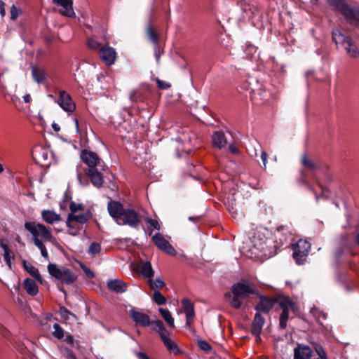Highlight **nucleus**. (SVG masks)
<instances>
[{
    "mask_svg": "<svg viewBox=\"0 0 359 359\" xmlns=\"http://www.w3.org/2000/svg\"><path fill=\"white\" fill-rule=\"evenodd\" d=\"M332 38L337 46H341L344 48L348 56L354 59L359 57V48L351 36L346 35L339 29H334Z\"/></svg>",
    "mask_w": 359,
    "mask_h": 359,
    "instance_id": "nucleus-7",
    "label": "nucleus"
},
{
    "mask_svg": "<svg viewBox=\"0 0 359 359\" xmlns=\"http://www.w3.org/2000/svg\"><path fill=\"white\" fill-rule=\"evenodd\" d=\"M23 287L26 292H27V294H29L31 296H35L39 292L38 285L36 283L35 280L32 278H27L24 280Z\"/></svg>",
    "mask_w": 359,
    "mask_h": 359,
    "instance_id": "nucleus-27",
    "label": "nucleus"
},
{
    "mask_svg": "<svg viewBox=\"0 0 359 359\" xmlns=\"http://www.w3.org/2000/svg\"><path fill=\"white\" fill-rule=\"evenodd\" d=\"M152 300L157 305H164L166 303V298L161 294V292L158 290H154L152 296Z\"/></svg>",
    "mask_w": 359,
    "mask_h": 359,
    "instance_id": "nucleus-39",
    "label": "nucleus"
},
{
    "mask_svg": "<svg viewBox=\"0 0 359 359\" xmlns=\"http://www.w3.org/2000/svg\"><path fill=\"white\" fill-rule=\"evenodd\" d=\"M128 289L127 284L118 278H114V292L123 293Z\"/></svg>",
    "mask_w": 359,
    "mask_h": 359,
    "instance_id": "nucleus-36",
    "label": "nucleus"
},
{
    "mask_svg": "<svg viewBox=\"0 0 359 359\" xmlns=\"http://www.w3.org/2000/svg\"><path fill=\"white\" fill-rule=\"evenodd\" d=\"M251 333H252V334L253 336H255V338H256V342H257V343H260V342H261V341H262V339H261V337H260V334H261V333H258L257 334H255L254 332H251Z\"/></svg>",
    "mask_w": 359,
    "mask_h": 359,
    "instance_id": "nucleus-64",
    "label": "nucleus"
},
{
    "mask_svg": "<svg viewBox=\"0 0 359 359\" xmlns=\"http://www.w3.org/2000/svg\"><path fill=\"white\" fill-rule=\"evenodd\" d=\"M81 158L88 165V168H96L100 163V158L97 154L90 151H82Z\"/></svg>",
    "mask_w": 359,
    "mask_h": 359,
    "instance_id": "nucleus-20",
    "label": "nucleus"
},
{
    "mask_svg": "<svg viewBox=\"0 0 359 359\" xmlns=\"http://www.w3.org/2000/svg\"><path fill=\"white\" fill-rule=\"evenodd\" d=\"M229 151L233 154H239V149L237 147H236L234 144H230L229 145Z\"/></svg>",
    "mask_w": 359,
    "mask_h": 359,
    "instance_id": "nucleus-57",
    "label": "nucleus"
},
{
    "mask_svg": "<svg viewBox=\"0 0 359 359\" xmlns=\"http://www.w3.org/2000/svg\"><path fill=\"white\" fill-rule=\"evenodd\" d=\"M18 17V9L15 5H13L11 8V18L15 20Z\"/></svg>",
    "mask_w": 359,
    "mask_h": 359,
    "instance_id": "nucleus-52",
    "label": "nucleus"
},
{
    "mask_svg": "<svg viewBox=\"0 0 359 359\" xmlns=\"http://www.w3.org/2000/svg\"><path fill=\"white\" fill-rule=\"evenodd\" d=\"M212 142L214 147L219 149L224 148L226 146L227 140L224 133L221 131H215L212 135Z\"/></svg>",
    "mask_w": 359,
    "mask_h": 359,
    "instance_id": "nucleus-21",
    "label": "nucleus"
},
{
    "mask_svg": "<svg viewBox=\"0 0 359 359\" xmlns=\"http://www.w3.org/2000/svg\"><path fill=\"white\" fill-rule=\"evenodd\" d=\"M328 2L349 25L359 28V8L351 6L348 0H328Z\"/></svg>",
    "mask_w": 359,
    "mask_h": 359,
    "instance_id": "nucleus-5",
    "label": "nucleus"
},
{
    "mask_svg": "<svg viewBox=\"0 0 359 359\" xmlns=\"http://www.w3.org/2000/svg\"><path fill=\"white\" fill-rule=\"evenodd\" d=\"M149 287L151 290H156V289H161L163 288L165 285V283H164V281L163 280L162 278H161L160 277H158L155 279V280H153L151 278L149 280Z\"/></svg>",
    "mask_w": 359,
    "mask_h": 359,
    "instance_id": "nucleus-38",
    "label": "nucleus"
},
{
    "mask_svg": "<svg viewBox=\"0 0 359 359\" xmlns=\"http://www.w3.org/2000/svg\"><path fill=\"white\" fill-rule=\"evenodd\" d=\"M242 10L246 13V16L250 19L255 17L257 13L259 12L257 8L249 4H245L242 6Z\"/></svg>",
    "mask_w": 359,
    "mask_h": 359,
    "instance_id": "nucleus-37",
    "label": "nucleus"
},
{
    "mask_svg": "<svg viewBox=\"0 0 359 359\" xmlns=\"http://www.w3.org/2000/svg\"><path fill=\"white\" fill-rule=\"evenodd\" d=\"M80 266L88 278H93L95 277V273L88 266L82 263H80Z\"/></svg>",
    "mask_w": 359,
    "mask_h": 359,
    "instance_id": "nucleus-47",
    "label": "nucleus"
},
{
    "mask_svg": "<svg viewBox=\"0 0 359 359\" xmlns=\"http://www.w3.org/2000/svg\"><path fill=\"white\" fill-rule=\"evenodd\" d=\"M140 273L144 277L149 279L154 276V271L149 262H142L140 265Z\"/></svg>",
    "mask_w": 359,
    "mask_h": 359,
    "instance_id": "nucleus-29",
    "label": "nucleus"
},
{
    "mask_svg": "<svg viewBox=\"0 0 359 359\" xmlns=\"http://www.w3.org/2000/svg\"><path fill=\"white\" fill-rule=\"evenodd\" d=\"M151 325L153 326L152 329L158 333L160 338L161 337V334L165 335L169 334L161 320L151 321Z\"/></svg>",
    "mask_w": 359,
    "mask_h": 359,
    "instance_id": "nucleus-32",
    "label": "nucleus"
},
{
    "mask_svg": "<svg viewBox=\"0 0 359 359\" xmlns=\"http://www.w3.org/2000/svg\"><path fill=\"white\" fill-rule=\"evenodd\" d=\"M53 329L54 331L53 332V335L55 338L61 339L64 337V330L58 323H55L53 325Z\"/></svg>",
    "mask_w": 359,
    "mask_h": 359,
    "instance_id": "nucleus-41",
    "label": "nucleus"
},
{
    "mask_svg": "<svg viewBox=\"0 0 359 359\" xmlns=\"http://www.w3.org/2000/svg\"><path fill=\"white\" fill-rule=\"evenodd\" d=\"M0 332L1 334L7 339L11 344L16 348V350L20 353L22 355L25 356L29 355V351L25 345V344L21 341L20 337L13 336L11 333L6 328L1 327L0 325Z\"/></svg>",
    "mask_w": 359,
    "mask_h": 359,
    "instance_id": "nucleus-11",
    "label": "nucleus"
},
{
    "mask_svg": "<svg viewBox=\"0 0 359 359\" xmlns=\"http://www.w3.org/2000/svg\"><path fill=\"white\" fill-rule=\"evenodd\" d=\"M276 231L278 233L285 236V238H284L285 241L287 240V236H291L295 233V230L292 227L291 224L278 226L276 228Z\"/></svg>",
    "mask_w": 359,
    "mask_h": 359,
    "instance_id": "nucleus-31",
    "label": "nucleus"
},
{
    "mask_svg": "<svg viewBox=\"0 0 359 359\" xmlns=\"http://www.w3.org/2000/svg\"><path fill=\"white\" fill-rule=\"evenodd\" d=\"M353 236L355 246H359V226H356L355 233Z\"/></svg>",
    "mask_w": 359,
    "mask_h": 359,
    "instance_id": "nucleus-54",
    "label": "nucleus"
},
{
    "mask_svg": "<svg viewBox=\"0 0 359 359\" xmlns=\"http://www.w3.org/2000/svg\"><path fill=\"white\" fill-rule=\"evenodd\" d=\"M47 269L52 277L66 285H72L77 279V276L65 266H58L56 264L50 263Z\"/></svg>",
    "mask_w": 359,
    "mask_h": 359,
    "instance_id": "nucleus-9",
    "label": "nucleus"
},
{
    "mask_svg": "<svg viewBox=\"0 0 359 359\" xmlns=\"http://www.w3.org/2000/svg\"><path fill=\"white\" fill-rule=\"evenodd\" d=\"M146 222L148 223L149 224H150L151 226L154 227V229H155L156 230L161 229V225H160L159 222L156 219H151V218H147Z\"/></svg>",
    "mask_w": 359,
    "mask_h": 359,
    "instance_id": "nucleus-50",
    "label": "nucleus"
},
{
    "mask_svg": "<svg viewBox=\"0 0 359 359\" xmlns=\"http://www.w3.org/2000/svg\"><path fill=\"white\" fill-rule=\"evenodd\" d=\"M100 250V245L97 243L93 242L90 244L88 248V252L92 255L98 253Z\"/></svg>",
    "mask_w": 359,
    "mask_h": 359,
    "instance_id": "nucleus-46",
    "label": "nucleus"
},
{
    "mask_svg": "<svg viewBox=\"0 0 359 359\" xmlns=\"http://www.w3.org/2000/svg\"><path fill=\"white\" fill-rule=\"evenodd\" d=\"M135 354L137 359H149V356L143 352H137Z\"/></svg>",
    "mask_w": 359,
    "mask_h": 359,
    "instance_id": "nucleus-59",
    "label": "nucleus"
},
{
    "mask_svg": "<svg viewBox=\"0 0 359 359\" xmlns=\"http://www.w3.org/2000/svg\"><path fill=\"white\" fill-rule=\"evenodd\" d=\"M311 249V244L306 240L300 239L293 247V258L299 265L303 264Z\"/></svg>",
    "mask_w": 359,
    "mask_h": 359,
    "instance_id": "nucleus-10",
    "label": "nucleus"
},
{
    "mask_svg": "<svg viewBox=\"0 0 359 359\" xmlns=\"http://www.w3.org/2000/svg\"><path fill=\"white\" fill-rule=\"evenodd\" d=\"M151 241L154 245L161 250L170 255H175L176 250L172 245L163 237L160 233H155L151 237Z\"/></svg>",
    "mask_w": 359,
    "mask_h": 359,
    "instance_id": "nucleus-12",
    "label": "nucleus"
},
{
    "mask_svg": "<svg viewBox=\"0 0 359 359\" xmlns=\"http://www.w3.org/2000/svg\"><path fill=\"white\" fill-rule=\"evenodd\" d=\"M198 344L199 348L206 353H209L212 350V346L205 340H198Z\"/></svg>",
    "mask_w": 359,
    "mask_h": 359,
    "instance_id": "nucleus-44",
    "label": "nucleus"
},
{
    "mask_svg": "<svg viewBox=\"0 0 359 359\" xmlns=\"http://www.w3.org/2000/svg\"><path fill=\"white\" fill-rule=\"evenodd\" d=\"M149 86L142 85L139 88L133 90L130 94V100L133 102H145L148 100Z\"/></svg>",
    "mask_w": 359,
    "mask_h": 359,
    "instance_id": "nucleus-14",
    "label": "nucleus"
},
{
    "mask_svg": "<svg viewBox=\"0 0 359 359\" xmlns=\"http://www.w3.org/2000/svg\"><path fill=\"white\" fill-rule=\"evenodd\" d=\"M257 292L250 285L248 280L243 279L231 286V292H226L225 297L230 300L229 304L233 308L239 309L241 306L240 299H245L250 294L256 295Z\"/></svg>",
    "mask_w": 359,
    "mask_h": 359,
    "instance_id": "nucleus-4",
    "label": "nucleus"
},
{
    "mask_svg": "<svg viewBox=\"0 0 359 359\" xmlns=\"http://www.w3.org/2000/svg\"><path fill=\"white\" fill-rule=\"evenodd\" d=\"M256 297L258 299L257 304L254 306L255 310L260 313L269 314L277 304L282 313L279 317V328L285 330L287 327V323L289 319V311H295L297 306L295 303L287 296H267L257 292Z\"/></svg>",
    "mask_w": 359,
    "mask_h": 359,
    "instance_id": "nucleus-1",
    "label": "nucleus"
},
{
    "mask_svg": "<svg viewBox=\"0 0 359 359\" xmlns=\"http://www.w3.org/2000/svg\"><path fill=\"white\" fill-rule=\"evenodd\" d=\"M154 54L157 60H159L160 57V46L159 43L154 44Z\"/></svg>",
    "mask_w": 359,
    "mask_h": 359,
    "instance_id": "nucleus-56",
    "label": "nucleus"
},
{
    "mask_svg": "<svg viewBox=\"0 0 359 359\" xmlns=\"http://www.w3.org/2000/svg\"><path fill=\"white\" fill-rule=\"evenodd\" d=\"M0 247L4 250V252L10 250L8 245L2 241H0Z\"/></svg>",
    "mask_w": 359,
    "mask_h": 359,
    "instance_id": "nucleus-63",
    "label": "nucleus"
},
{
    "mask_svg": "<svg viewBox=\"0 0 359 359\" xmlns=\"http://www.w3.org/2000/svg\"><path fill=\"white\" fill-rule=\"evenodd\" d=\"M25 228L32 235L33 242L40 250L41 255L45 259H48L46 246L39 237L41 236L45 241H50L53 238L51 231L44 224L34 222H26Z\"/></svg>",
    "mask_w": 359,
    "mask_h": 359,
    "instance_id": "nucleus-3",
    "label": "nucleus"
},
{
    "mask_svg": "<svg viewBox=\"0 0 359 359\" xmlns=\"http://www.w3.org/2000/svg\"><path fill=\"white\" fill-rule=\"evenodd\" d=\"M41 217L44 222L48 224H53L62 219L60 215L53 210H43L41 212Z\"/></svg>",
    "mask_w": 359,
    "mask_h": 359,
    "instance_id": "nucleus-24",
    "label": "nucleus"
},
{
    "mask_svg": "<svg viewBox=\"0 0 359 359\" xmlns=\"http://www.w3.org/2000/svg\"><path fill=\"white\" fill-rule=\"evenodd\" d=\"M301 163L306 169L311 172H315L320 168V165L318 163L309 158L306 154L302 156Z\"/></svg>",
    "mask_w": 359,
    "mask_h": 359,
    "instance_id": "nucleus-28",
    "label": "nucleus"
},
{
    "mask_svg": "<svg viewBox=\"0 0 359 359\" xmlns=\"http://www.w3.org/2000/svg\"><path fill=\"white\" fill-rule=\"evenodd\" d=\"M65 341L69 344H72L74 342V337L72 335H66Z\"/></svg>",
    "mask_w": 359,
    "mask_h": 359,
    "instance_id": "nucleus-62",
    "label": "nucleus"
},
{
    "mask_svg": "<svg viewBox=\"0 0 359 359\" xmlns=\"http://www.w3.org/2000/svg\"><path fill=\"white\" fill-rule=\"evenodd\" d=\"M77 179L83 187L88 186L90 181L94 187L98 188L104 182L102 174L97 168H85L82 171L77 170Z\"/></svg>",
    "mask_w": 359,
    "mask_h": 359,
    "instance_id": "nucleus-8",
    "label": "nucleus"
},
{
    "mask_svg": "<svg viewBox=\"0 0 359 359\" xmlns=\"http://www.w3.org/2000/svg\"><path fill=\"white\" fill-rule=\"evenodd\" d=\"M339 244L345 248L347 252H350L351 256L356 255V252L353 250L355 247L354 243V238L352 233H342L339 237Z\"/></svg>",
    "mask_w": 359,
    "mask_h": 359,
    "instance_id": "nucleus-16",
    "label": "nucleus"
},
{
    "mask_svg": "<svg viewBox=\"0 0 359 359\" xmlns=\"http://www.w3.org/2000/svg\"><path fill=\"white\" fill-rule=\"evenodd\" d=\"M59 313L60 316L65 320L69 319V316H74L70 311H69L66 307L61 306L59 310Z\"/></svg>",
    "mask_w": 359,
    "mask_h": 359,
    "instance_id": "nucleus-45",
    "label": "nucleus"
},
{
    "mask_svg": "<svg viewBox=\"0 0 359 359\" xmlns=\"http://www.w3.org/2000/svg\"><path fill=\"white\" fill-rule=\"evenodd\" d=\"M92 217V212L90 209H88L84 213L76 215L69 213L67 219V226L72 227V222H75L79 224H85Z\"/></svg>",
    "mask_w": 359,
    "mask_h": 359,
    "instance_id": "nucleus-15",
    "label": "nucleus"
},
{
    "mask_svg": "<svg viewBox=\"0 0 359 359\" xmlns=\"http://www.w3.org/2000/svg\"><path fill=\"white\" fill-rule=\"evenodd\" d=\"M347 254H350V252H347V250L345 248L341 246L340 244H338V246L333 251L334 262L336 263H339L341 258Z\"/></svg>",
    "mask_w": 359,
    "mask_h": 359,
    "instance_id": "nucleus-34",
    "label": "nucleus"
},
{
    "mask_svg": "<svg viewBox=\"0 0 359 359\" xmlns=\"http://www.w3.org/2000/svg\"><path fill=\"white\" fill-rule=\"evenodd\" d=\"M53 2L60 6H62L64 10H60L59 13L63 16L69 18H74L75 13L73 9V0H52Z\"/></svg>",
    "mask_w": 359,
    "mask_h": 359,
    "instance_id": "nucleus-17",
    "label": "nucleus"
},
{
    "mask_svg": "<svg viewBox=\"0 0 359 359\" xmlns=\"http://www.w3.org/2000/svg\"><path fill=\"white\" fill-rule=\"evenodd\" d=\"M244 86L250 91L251 99L256 104H262L269 97V93L265 90L264 84L260 82L257 76H249Z\"/></svg>",
    "mask_w": 359,
    "mask_h": 359,
    "instance_id": "nucleus-6",
    "label": "nucleus"
},
{
    "mask_svg": "<svg viewBox=\"0 0 359 359\" xmlns=\"http://www.w3.org/2000/svg\"><path fill=\"white\" fill-rule=\"evenodd\" d=\"M32 76L37 83H43L48 77L45 70L37 66H32Z\"/></svg>",
    "mask_w": 359,
    "mask_h": 359,
    "instance_id": "nucleus-26",
    "label": "nucleus"
},
{
    "mask_svg": "<svg viewBox=\"0 0 359 359\" xmlns=\"http://www.w3.org/2000/svg\"><path fill=\"white\" fill-rule=\"evenodd\" d=\"M313 347L320 359H327V354L322 345L318 343H313Z\"/></svg>",
    "mask_w": 359,
    "mask_h": 359,
    "instance_id": "nucleus-40",
    "label": "nucleus"
},
{
    "mask_svg": "<svg viewBox=\"0 0 359 359\" xmlns=\"http://www.w3.org/2000/svg\"><path fill=\"white\" fill-rule=\"evenodd\" d=\"M265 323V318L262 313L257 312L255 314L252 325L251 332H254L255 334L262 333L263 325Z\"/></svg>",
    "mask_w": 359,
    "mask_h": 359,
    "instance_id": "nucleus-22",
    "label": "nucleus"
},
{
    "mask_svg": "<svg viewBox=\"0 0 359 359\" xmlns=\"http://www.w3.org/2000/svg\"><path fill=\"white\" fill-rule=\"evenodd\" d=\"M114 220L118 225L138 229L141 215L133 208H125L121 201L114 200Z\"/></svg>",
    "mask_w": 359,
    "mask_h": 359,
    "instance_id": "nucleus-2",
    "label": "nucleus"
},
{
    "mask_svg": "<svg viewBox=\"0 0 359 359\" xmlns=\"http://www.w3.org/2000/svg\"><path fill=\"white\" fill-rule=\"evenodd\" d=\"M23 266L24 269L32 276H36V273L39 272V270L34 266L31 264H27L26 261H23Z\"/></svg>",
    "mask_w": 359,
    "mask_h": 359,
    "instance_id": "nucleus-43",
    "label": "nucleus"
},
{
    "mask_svg": "<svg viewBox=\"0 0 359 359\" xmlns=\"http://www.w3.org/2000/svg\"><path fill=\"white\" fill-rule=\"evenodd\" d=\"M72 231H70L69 233L73 236H76L78 233L79 229L72 224V227H69Z\"/></svg>",
    "mask_w": 359,
    "mask_h": 359,
    "instance_id": "nucleus-61",
    "label": "nucleus"
},
{
    "mask_svg": "<svg viewBox=\"0 0 359 359\" xmlns=\"http://www.w3.org/2000/svg\"><path fill=\"white\" fill-rule=\"evenodd\" d=\"M88 46L91 49H98L102 47L101 44L93 39H88Z\"/></svg>",
    "mask_w": 359,
    "mask_h": 359,
    "instance_id": "nucleus-49",
    "label": "nucleus"
},
{
    "mask_svg": "<svg viewBox=\"0 0 359 359\" xmlns=\"http://www.w3.org/2000/svg\"><path fill=\"white\" fill-rule=\"evenodd\" d=\"M99 55L102 61L107 65H112V48L102 46L100 48Z\"/></svg>",
    "mask_w": 359,
    "mask_h": 359,
    "instance_id": "nucleus-25",
    "label": "nucleus"
},
{
    "mask_svg": "<svg viewBox=\"0 0 359 359\" xmlns=\"http://www.w3.org/2000/svg\"><path fill=\"white\" fill-rule=\"evenodd\" d=\"M109 198V201L107 203V210H108V212L109 214V215L111 217H112V213H113V211H112V199Z\"/></svg>",
    "mask_w": 359,
    "mask_h": 359,
    "instance_id": "nucleus-60",
    "label": "nucleus"
},
{
    "mask_svg": "<svg viewBox=\"0 0 359 359\" xmlns=\"http://www.w3.org/2000/svg\"><path fill=\"white\" fill-rule=\"evenodd\" d=\"M161 339L163 342L164 346L166 348L175 355H178L182 353V351L179 348L177 344L170 339L167 334L163 335L161 334Z\"/></svg>",
    "mask_w": 359,
    "mask_h": 359,
    "instance_id": "nucleus-23",
    "label": "nucleus"
},
{
    "mask_svg": "<svg viewBox=\"0 0 359 359\" xmlns=\"http://www.w3.org/2000/svg\"><path fill=\"white\" fill-rule=\"evenodd\" d=\"M146 35L153 44L158 43V34L151 24H149L147 27Z\"/></svg>",
    "mask_w": 359,
    "mask_h": 359,
    "instance_id": "nucleus-35",
    "label": "nucleus"
},
{
    "mask_svg": "<svg viewBox=\"0 0 359 359\" xmlns=\"http://www.w3.org/2000/svg\"><path fill=\"white\" fill-rule=\"evenodd\" d=\"M11 251L9 250V251H7L6 252H4V259H5V262H6L7 265L11 268Z\"/></svg>",
    "mask_w": 359,
    "mask_h": 359,
    "instance_id": "nucleus-53",
    "label": "nucleus"
},
{
    "mask_svg": "<svg viewBox=\"0 0 359 359\" xmlns=\"http://www.w3.org/2000/svg\"><path fill=\"white\" fill-rule=\"evenodd\" d=\"M302 177L299 180V182L302 184L306 186L308 189H311V187L309 184V182L306 181V173L304 170H301Z\"/></svg>",
    "mask_w": 359,
    "mask_h": 359,
    "instance_id": "nucleus-51",
    "label": "nucleus"
},
{
    "mask_svg": "<svg viewBox=\"0 0 359 359\" xmlns=\"http://www.w3.org/2000/svg\"><path fill=\"white\" fill-rule=\"evenodd\" d=\"M57 102L65 111L73 112L76 109V104L71 95L65 90L60 91Z\"/></svg>",
    "mask_w": 359,
    "mask_h": 359,
    "instance_id": "nucleus-13",
    "label": "nucleus"
},
{
    "mask_svg": "<svg viewBox=\"0 0 359 359\" xmlns=\"http://www.w3.org/2000/svg\"><path fill=\"white\" fill-rule=\"evenodd\" d=\"M158 311L161 313L162 318L168 324V325L171 327H174V318H172L170 311L167 309L159 308Z\"/></svg>",
    "mask_w": 359,
    "mask_h": 359,
    "instance_id": "nucleus-33",
    "label": "nucleus"
},
{
    "mask_svg": "<svg viewBox=\"0 0 359 359\" xmlns=\"http://www.w3.org/2000/svg\"><path fill=\"white\" fill-rule=\"evenodd\" d=\"M312 350L309 346L304 344H297L294 349V359H311Z\"/></svg>",
    "mask_w": 359,
    "mask_h": 359,
    "instance_id": "nucleus-19",
    "label": "nucleus"
},
{
    "mask_svg": "<svg viewBox=\"0 0 359 359\" xmlns=\"http://www.w3.org/2000/svg\"><path fill=\"white\" fill-rule=\"evenodd\" d=\"M261 158H262V161L263 162L264 168L266 169V163H267L268 154L264 150L262 151Z\"/></svg>",
    "mask_w": 359,
    "mask_h": 359,
    "instance_id": "nucleus-55",
    "label": "nucleus"
},
{
    "mask_svg": "<svg viewBox=\"0 0 359 359\" xmlns=\"http://www.w3.org/2000/svg\"><path fill=\"white\" fill-rule=\"evenodd\" d=\"M156 84L158 88L161 90H167L171 87L170 83L162 81L159 79H156Z\"/></svg>",
    "mask_w": 359,
    "mask_h": 359,
    "instance_id": "nucleus-48",
    "label": "nucleus"
},
{
    "mask_svg": "<svg viewBox=\"0 0 359 359\" xmlns=\"http://www.w3.org/2000/svg\"><path fill=\"white\" fill-rule=\"evenodd\" d=\"M85 205L83 203H76L72 201L69 204L70 213L75 214L78 210H84Z\"/></svg>",
    "mask_w": 359,
    "mask_h": 359,
    "instance_id": "nucleus-42",
    "label": "nucleus"
},
{
    "mask_svg": "<svg viewBox=\"0 0 359 359\" xmlns=\"http://www.w3.org/2000/svg\"><path fill=\"white\" fill-rule=\"evenodd\" d=\"M129 316L136 324L143 327H147L151 325L149 316L144 313L130 309L129 311Z\"/></svg>",
    "mask_w": 359,
    "mask_h": 359,
    "instance_id": "nucleus-18",
    "label": "nucleus"
},
{
    "mask_svg": "<svg viewBox=\"0 0 359 359\" xmlns=\"http://www.w3.org/2000/svg\"><path fill=\"white\" fill-rule=\"evenodd\" d=\"M183 309L186 313V318H194L195 316L194 304L187 298L182 300Z\"/></svg>",
    "mask_w": 359,
    "mask_h": 359,
    "instance_id": "nucleus-30",
    "label": "nucleus"
},
{
    "mask_svg": "<svg viewBox=\"0 0 359 359\" xmlns=\"http://www.w3.org/2000/svg\"><path fill=\"white\" fill-rule=\"evenodd\" d=\"M5 3L0 0V14L1 17H4L6 15Z\"/></svg>",
    "mask_w": 359,
    "mask_h": 359,
    "instance_id": "nucleus-58",
    "label": "nucleus"
}]
</instances>
